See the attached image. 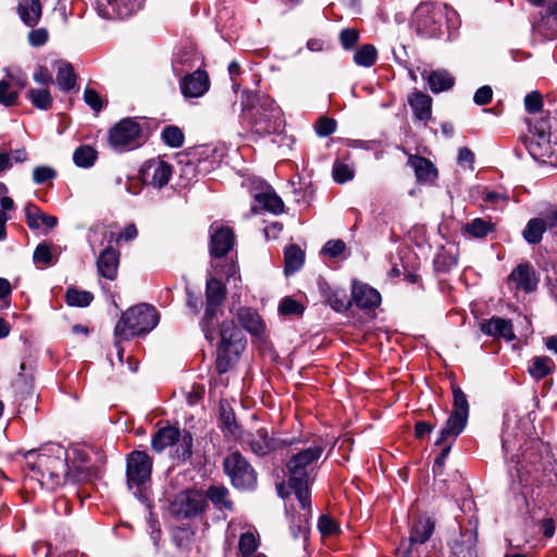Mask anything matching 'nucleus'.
Masks as SVG:
<instances>
[{
    "label": "nucleus",
    "instance_id": "1",
    "mask_svg": "<svg viewBox=\"0 0 557 557\" xmlns=\"http://www.w3.org/2000/svg\"><path fill=\"white\" fill-rule=\"evenodd\" d=\"M323 447L314 445L294 454L286 463L288 485L304 509L310 507L309 479Z\"/></svg>",
    "mask_w": 557,
    "mask_h": 557
},
{
    "label": "nucleus",
    "instance_id": "2",
    "mask_svg": "<svg viewBox=\"0 0 557 557\" xmlns=\"http://www.w3.org/2000/svg\"><path fill=\"white\" fill-rule=\"evenodd\" d=\"M42 453L27 454V466L41 485L48 490H55L61 486L67 474L65 451L61 447H52Z\"/></svg>",
    "mask_w": 557,
    "mask_h": 557
},
{
    "label": "nucleus",
    "instance_id": "3",
    "mask_svg": "<svg viewBox=\"0 0 557 557\" xmlns=\"http://www.w3.org/2000/svg\"><path fill=\"white\" fill-rule=\"evenodd\" d=\"M154 307L140 304L126 310L115 325L114 334L122 339H129L150 332L158 324Z\"/></svg>",
    "mask_w": 557,
    "mask_h": 557
},
{
    "label": "nucleus",
    "instance_id": "4",
    "mask_svg": "<svg viewBox=\"0 0 557 557\" xmlns=\"http://www.w3.org/2000/svg\"><path fill=\"white\" fill-rule=\"evenodd\" d=\"M453 410L440 432L435 445H442L448 441L449 437L456 440L459 434L465 430L469 417V403L466 394L459 386H453Z\"/></svg>",
    "mask_w": 557,
    "mask_h": 557
},
{
    "label": "nucleus",
    "instance_id": "5",
    "mask_svg": "<svg viewBox=\"0 0 557 557\" xmlns=\"http://www.w3.org/2000/svg\"><path fill=\"white\" fill-rule=\"evenodd\" d=\"M208 507L206 497L197 490L180 492L171 502L170 513L177 520L190 519L206 511Z\"/></svg>",
    "mask_w": 557,
    "mask_h": 557
},
{
    "label": "nucleus",
    "instance_id": "6",
    "mask_svg": "<svg viewBox=\"0 0 557 557\" xmlns=\"http://www.w3.org/2000/svg\"><path fill=\"white\" fill-rule=\"evenodd\" d=\"M257 113L259 119L255 122V134L268 136L278 134L283 127V113L275 101L269 97L258 99Z\"/></svg>",
    "mask_w": 557,
    "mask_h": 557
},
{
    "label": "nucleus",
    "instance_id": "7",
    "mask_svg": "<svg viewBox=\"0 0 557 557\" xmlns=\"http://www.w3.org/2000/svg\"><path fill=\"white\" fill-rule=\"evenodd\" d=\"M225 473L237 488H251L257 482V474L251 465L238 451L231 453L223 461Z\"/></svg>",
    "mask_w": 557,
    "mask_h": 557
},
{
    "label": "nucleus",
    "instance_id": "8",
    "mask_svg": "<svg viewBox=\"0 0 557 557\" xmlns=\"http://www.w3.org/2000/svg\"><path fill=\"white\" fill-rule=\"evenodd\" d=\"M152 124L146 117H125L109 132V139H137L152 136Z\"/></svg>",
    "mask_w": 557,
    "mask_h": 557
},
{
    "label": "nucleus",
    "instance_id": "9",
    "mask_svg": "<svg viewBox=\"0 0 557 557\" xmlns=\"http://www.w3.org/2000/svg\"><path fill=\"white\" fill-rule=\"evenodd\" d=\"M152 459L141 450L132 451L126 459V476L129 488L140 486L150 480Z\"/></svg>",
    "mask_w": 557,
    "mask_h": 557
},
{
    "label": "nucleus",
    "instance_id": "10",
    "mask_svg": "<svg viewBox=\"0 0 557 557\" xmlns=\"http://www.w3.org/2000/svg\"><path fill=\"white\" fill-rule=\"evenodd\" d=\"M441 11L431 3H421L413 13V24L419 34L434 37L440 32Z\"/></svg>",
    "mask_w": 557,
    "mask_h": 557
},
{
    "label": "nucleus",
    "instance_id": "11",
    "mask_svg": "<svg viewBox=\"0 0 557 557\" xmlns=\"http://www.w3.org/2000/svg\"><path fill=\"white\" fill-rule=\"evenodd\" d=\"M34 373L35 366L32 362L22 361L17 377L13 382L15 395L21 401H27L26 408H32L36 399Z\"/></svg>",
    "mask_w": 557,
    "mask_h": 557
},
{
    "label": "nucleus",
    "instance_id": "12",
    "mask_svg": "<svg viewBox=\"0 0 557 557\" xmlns=\"http://www.w3.org/2000/svg\"><path fill=\"white\" fill-rule=\"evenodd\" d=\"M140 7L139 0H96L98 13L104 18H125Z\"/></svg>",
    "mask_w": 557,
    "mask_h": 557
},
{
    "label": "nucleus",
    "instance_id": "13",
    "mask_svg": "<svg viewBox=\"0 0 557 557\" xmlns=\"http://www.w3.org/2000/svg\"><path fill=\"white\" fill-rule=\"evenodd\" d=\"M140 175L145 184L162 188L170 181L172 168L162 160L153 159L145 163L140 171Z\"/></svg>",
    "mask_w": 557,
    "mask_h": 557
},
{
    "label": "nucleus",
    "instance_id": "14",
    "mask_svg": "<svg viewBox=\"0 0 557 557\" xmlns=\"http://www.w3.org/2000/svg\"><path fill=\"white\" fill-rule=\"evenodd\" d=\"M209 252L212 258H222L234 247L235 235L232 228L221 226L211 227Z\"/></svg>",
    "mask_w": 557,
    "mask_h": 557
},
{
    "label": "nucleus",
    "instance_id": "15",
    "mask_svg": "<svg viewBox=\"0 0 557 557\" xmlns=\"http://www.w3.org/2000/svg\"><path fill=\"white\" fill-rule=\"evenodd\" d=\"M433 531L434 522L430 518H419L412 523L408 547H399L396 554L403 556V552H407V557H413L412 545L425 543L431 537Z\"/></svg>",
    "mask_w": 557,
    "mask_h": 557
},
{
    "label": "nucleus",
    "instance_id": "16",
    "mask_svg": "<svg viewBox=\"0 0 557 557\" xmlns=\"http://www.w3.org/2000/svg\"><path fill=\"white\" fill-rule=\"evenodd\" d=\"M508 281L515 284L516 289L525 293L534 292L539 283L535 269L528 262L518 264L509 274Z\"/></svg>",
    "mask_w": 557,
    "mask_h": 557
},
{
    "label": "nucleus",
    "instance_id": "17",
    "mask_svg": "<svg viewBox=\"0 0 557 557\" xmlns=\"http://www.w3.org/2000/svg\"><path fill=\"white\" fill-rule=\"evenodd\" d=\"M522 144L534 160L557 166V141H522Z\"/></svg>",
    "mask_w": 557,
    "mask_h": 557
},
{
    "label": "nucleus",
    "instance_id": "18",
    "mask_svg": "<svg viewBox=\"0 0 557 557\" xmlns=\"http://www.w3.org/2000/svg\"><path fill=\"white\" fill-rule=\"evenodd\" d=\"M361 309L376 308L381 304V295L373 287L355 281L351 288V304Z\"/></svg>",
    "mask_w": 557,
    "mask_h": 557
},
{
    "label": "nucleus",
    "instance_id": "19",
    "mask_svg": "<svg viewBox=\"0 0 557 557\" xmlns=\"http://www.w3.org/2000/svg\"><path fill=\"white\" fill-rule=\"evenodd\" d=\"M480 329L485 335L503 337L508 342L516 337L511 321L500 317H493L488 320H484L481 323Z\"/></svg>",
    "mask_w": 557,
    "mask_h": 557
},
{
    "label": "nucleus",
    "instance_id": "20",
    "mask_svg": "<svg viewBox=\"0 0 557 557\" xmlns=\"http://www.w3.org/2000/svg\"><path fill=\"white\" fill-rule=\"evenodd\" d=\"M182 92L185 97L197 98L202 96L209 88V78L206 72L196 71L185 76L182 82Z\"/></svg>",
    "mask_w": 557,
    "mask_h": 557
},
{
    "label": "nucleus",
    "instance_id": "21",
    "mask_svg": "<svg viewBox=\"0 0 557 557\" xmlns=\"http://www.w3.org/2000/svg\"><path fill=\"white\" fill-rule=\"evenodd\" d=\"M408 165L413 171L418 183H433L438 175V172L434 164L426 158L417 154H409Z\"/></svg>",
    "mask_w": 557,
    "mask_h": 557
},
{
    "label": "nucleus",
    "instance_id": "22",
    "mask_svg": "<svg viewBox=\"0 0 557 557\" xmlns=\"http://www.w3.org/2000/svg\"><path fill=\"white\" fill-rule=\"evenodd\" d=\"M119 263L120 252L112 247H108L98 257V273L104 278L113 281L117 275Z\"/></svg>",
    "mask_w": 557,
    "mask_h": 557
},
{
    "label": "nucleus",
    "instance_id": "23",
    "mask_svg": "<svg viewBox=\"0 0 557 557\" xmlns=\"http://www.w3.org/2000/svg\"><path fill=\"white\" fill-rule=\"evenodd\" d=\"M25 216L28 227L33 231L39 230L41 225H45L47 227L45 234L58 224L57 216L45 213L34 203L26 205Z\"/></svg>",
    "mask_w": 557,
    "mask_h": 557
},
{
    "label": "nucleus",
    "instance_id": "24",
    "mask_svg": "<svg viewBox=\"0 0 557 557\" xmlns=\"http://www.w3.org/2000/svg\"><path fill=\"white\" fill-rule=\"evenodd\" d=\"M247 443L257 456H265L276 448V441L269 436L265 429L249 433Z\"/></svg>",
    "mask_w": 557,
    "mask_h": 557
},
{
    "label": "nucleus",
    "instance_id": "25",
    "mask_svg": "<svg viewBox=\"0 0 557 557\" xmlns=\"http://www.w3.org/2000/svg\"><path fill=\"white\" fill-rule=\"evenodd\" d=\"M220 337V345L234 348L235 356H238L245 347L240 338V331L237 329L234 321H224L221 324Z\"/></svg>",
    "mask_w": 557,
    "mask_h": 557
},
{
    "label": "nucleus",
    "instance_id": "26",
    "mask_svg": "<svg viewBox=\"0 0 557 557\" xmlns=\"http://www.w3.org/2000/svg\"><path fill=\"white\" fill-rule=\"evenodd\" d=\"M422 77L428 82L431 91L434 94L446 91L455 84L454 77L446 70L423 71Z\"/></svg>",
    "mask_w": 557,
    "mask_h": 557
},
{
    "label": "nucleus",
    "instance_id": "27",
    "mask_svg": "<svg viewBox=\"0 0 557 557\" xmlns=\"http://www.w3.org/2000/svg\"><path fill=\"white\" fill-rule=\"evenodd\" d=\"M237 320L243 329L253 336H261L264 331V324L256 310L244 307L237 312Z\"/></svg>",
    "mask_w": 557,
    "mask_h": 557
},
{
    "label": "nucleus",
    "instance_id": "28",
    "mask_svg": "<svg viewBox=\"0 0 557 557\" xmlns=\"http://www.w3.org/2000/svg\"><path fill=\"white\" fill-rule=\"evenodd\" d=\"M529 132L539 139H557V119L540 117L530 120Z\"/></svg>",
    "mask_w": 557,
    "mask_h": 557
},
{
    "label": "nucleus",
    "instance_id": "29",
    "mask_svg": "<svg viewBox=\"0 0 557 557\" xmlns=\"http://www.w3.org/2000/svg\"><path fill=\"white\" fill-rule=\"evenodd\" d=\"M181 431L175 426H165L158 430L151 440V447L156 453L163 451L166 447L180 441Z\"/></svg>",
    "mask_w": 557,
    "mask_h": 557
},
{
    "label": "nucleus",
    "instance_id": "30",
    "mask_svg": "<svg viewBox=\"0 0 557 557\" xmlns=\"http://www.w3.org/2000/svg\"><path fill=\"white\" fill-rule=\"evenodd\" d=\"M408 101L417 119L426 121L431 117L432 98L430 96L419 90H414L409 96Z\"/></svg>",
    "mask_w": 557,
    "mask_h": 557
},
{
    "label": "nucleus",
    "instance_id": "31",
    "mask_svg": "<svg viewBox=\"0 0 557 557\" xmlns=\"http://www.w3.org/2000/svg\"><path fill=\"white\" fill-rule=\"evenodd\" d=\"M206 500H210L219 510L232 511L234 504L230 498L228 490L223 485H211L206 491Z\"/></svg>",
    "mask_w": 557,
    "mask_h": 557
},
{
    "label": "nucleus",
    "instance_id": "32",
    "mask_svg": "<svg viewBox=\"0 0 557 557\" xmlns=\"http://www.w3.org/2000/svg\"><path fill=\"white\" fill-rule=\"evenodd\" d=\"M17 13L27 26H35L41 17L39 0H22L17 5Z\"/></svg>",
    "mask_w": 557,
    "mask_h": 557
},
{
    "label": "nucleus",
    "instance_id": "33",
    "mask_svg": "<svg viewBox=\"0 0 557 557\" xmlns=\"http://www.w3.org/2000/svg\"><path fill=\"white\" fill-rule=\"evenodd\" d=\"M285 268L284 272L286 275H290L301 269L305 262V252L297 245H288L284 251Z\"/></svg>",
    "mask_w": 557,
    "mask_h": 557
},
{
    "label": "nucleus",
    "instance_id": "34",
    "mask_svg": "<svg viewBox=\"0 0 557 557\" xmlns=\"http://www.w3.org/2000/svg\"><path fill=\"white\" fill-rule=\"evenodd\" d=\"M321 289L326 299V302L338 312L347 310L351 306V298L348 297L344 289L331 290V288L324 284L321 285Z\"/></svg>",
    "mask_w": 557,
    "mask_h": 557
},
{
    "label": "nucleus",
    "instance_id": "35",
    "mask_svg": "<svg viewBox=\"0 0 557 557\" xmlns=\"http://www.w3.org/2000/svg\"><path fill=\"white\" fill-rule=\"evenodd\" d=\"M219 409H220L219 419H220V423H221L222 430L226 434H228V435H231L233 437H237L239 435V426L236 423V418H235L234 410L224 400L220 401V408Z\"/></svg>",
    "mask_w": 557,
    "mask_h": 557
},
{
    "label": "nucleus",
    "instance_id": "36",
    "mask_svg": "<svg viewBox=\"0 0 557 557\" xmlns=\"http://www.w3.org/2000/svg\"><path fill=\"white\" fill-rule=\"evenodd\" d=\"M495 230V223L482 218H475L463 226V232L473 238H484Z\"/></svg>",
    "mask_w": 557,
    "mask_h": 557
},
{
    "label": "nucleus",
    "instance_id": "37",
    "mask_svg": "<svg viewBox=\"0 0 557 557\" xmlns=\"http://www.w3.org/2000/svg\"><path fill=\"white\" fill-rule=\"evenodd\" d=\"M555 370L554 361L547 356H537L531 360L529 373L535 380H542Z\"/></svg>",
    "mask_w": 557,
    "mask_h": 557
},
{
    "label": "nucleus",
    "instance_id": "38",
    "mask_svg": "<svg viewBox=\"0 0 557 557\" xmlns=\"http://www.w3.org/2000/svg\"><path fill=\"white\" fill-rule=\"evenodd\" d=\"M255 200L258 202L265 211H269L273 214H280L284 212V202L278 195L274 191H264L255 195Z\"/></svg>",
    "mask_w": 557,
    "mask_h": 557
},
{
    "label": "nucleus",
    "instance_id": "39",
    "mask_svg": "<svg viewBox=\"0 0 557 557\" xmlns=\"http://www.w3.org/2000/svg\"><path fill=\"white\" fill-rule=\"evenodd\" d=\"M58 73H57V84L60 89L64 91H69L74 88L76 84V75L72 65L67 62L59 61L57 62Z\"/></svg>",
    "mask_w": 557,
    "mask_h": 557
},
{
    "label": "nucleus",
    "instance_id": "40",
    "mask_svg": "<svg viewBox=\"0 0 557 557\" xmlns=\"http://www.w3.org/2000/svg\"><path fill=\"white\" fill-rule=\"evenodd\" d=\"M98 158L97 150L91 145H82L74 150L73 161L76 166L91 168Z\"/></svg>",
    "mask_w": 557,
    "mask_h": 557
},
{
    "label": "nucleus",
    "instance_id": "41",
    "mask_svg": "<svg viewBox=\"0 0 557 557\" xmlns=\"http://www.w3.org/2000/svg\"><path fill=\"white\" fill-rule=\"evenodd\" d=\"M546 228L542 219L533 218L528 221L524 230L522 231V237L528 244L536 245L542 240Z\"/></svg>",
    "mask_w": 557,
    "mask_h": 557
},
{
    "label": "nucleus",
    "instance_id": "42",
    "mask_svg": "<svg viewBox=\"0 0 557 557\" xmlns=\"http://www.w3.org/2000/svg\"><path fill=\"white\" fill-rule=\"evenodd\" d=\"M225 295L226 288L220 280L211 277L207 281L206 302L222 305L225 299Z\"/></svg>",
    "mask_w": 557,
    "mask_h": 557
},
{
    "label": "nucleus",
    "instance_id": "43",
    "mask_svg": "<svg viewBox=\"0 0 557 557\" xmlns=\"http://www.w3.org/2000/svg\"><path fill=\"white\" fill-rule=\"evenodd\" d=\"M237 357L234 355V348L219 345L215 360L216 371L220 374L226 373Z\"/></svg>",
    "mask_w": 557,
    "mask_h": 557
},
{
    "label": "nucleus",
    "instance_id": "44",
    "mask_svg": "<svg viewBox=\"0 0 557 557\" xmlns=\"http://www.w3.org/2000/svg\"><path fill=\"white\" fill-rule=\"evenodd\" d=\"M94 299V295L87 290H78L71 287L65 293V301L71 307H87Z\"/></svg>",
    "mask_w": 557,
    "mask_h": 557
},
{
    "label": "nucleus",
    "instance_id": "45",
    "mask_svg": "<svg viewBox=\"0 0 557 557\" xmlns=\"http://www.w3.org/2000/svg\"><path fill=\"white\" fill-rule=\"evenodd\" d=\"M377 58L376 49L372 45H364L360 47L354 55V61L364 67L372 66Z\"/></svg>",
    "mask_w": 557,
    "mask_h": 557
},
{
    "label": "nucleus",
    "instance_id": "46",
    "mask_svg": "<svg viewBox=\"0 0 557 557\" xmlns=\"http://www.w3.org/2000/svg\"><path fill=\"white\" fill-rule=\"evenodd\" d=\"M28 99L33 103L34 107L40 110H47L51 107L52 98L48 89H30L28 91Z\"/></svg>",
    "mask_w": 557,
    "mask_h": 557
},
{
    "label": "nucleus",
    "instance_id": "47",
    "mask_svg": "<svg viewBox=\"0 0 557 557\" xmlns=\"http://www.w3.org/2000/svg\"><path fill=\"white\" fill-rule=\"evenodd\" d=\"M259 543L252 532H245L240 535L238 550L243 557L251 556L258 549Z\"/></svg>",
    "mask_w": 557,
    "mask_h": 557
},
{
    "label": "nucleus",
    "instance_id": "48",
    "mask_svg": "<svg viewBox=\"0 0 557 557\" xmlns=\"http://www.w3.org/2000/svg\"><path fill=\"white\" fill-rule=\"evenodd\" d=\"M18 94L8 81H0V103L10 107L17 100Z\"/></svg>",
    "mask_w": 557,
    "mask_h": 557
},
{
    "label": "nucleus",
    "instance_id": "49",
    "mask_svg": "<svg viewBox=\"0 0 557 557\" xmlns=\"http://www.w3.org/2000/svg\"><path fill=\"white\" fill-rule=\"evenodd\" d=\"M178 447L176 448V454L180 459L186 460L193 454V435L190 432L185 431L183 434L181 433Z\"/></svg>",
    "mask_w": 557,
    "mask_h": 557
},
{
    "label": "nucleus",
    "instance_id": "50",
    "mask_svg": "<svg viewBox=\"0 0 557 557\" xmlns=\"http://www.w3.org/2000/svg\"><path fill=\"white\" fill-rule=\"evenodd\" d=\"M337 123L334 119L321 116L315 122V133L320 137H327L336 131Z\"/></svg>",
    "mask_w": 557,
    "mask_h": 557
},
{
    "label": "nucleus",
    "instance_id": "51",
    "mask_svg": "<svg viewBox=\"0 0 557 557\" xmlns=\"http://www.w3.org/2000/svg\"><path fill=\"white\" fill-rule=\"evenodd\" d=\"M278 312L283 315L302 314L304 307L292 297H284L280 302Z\"/></svg>",
    "mask_w": 557,
    "mask_h": 557
},
{
    "label": "nucleus",
    "instance_id": "52",
    "mask_svg": "<svg viewBox=\"0 0 557 557\" xmlns=\"http://www.w3.org/2000/svg\"><path fill=\"white\" fill-rule=\"evenodd\" d=\"M57 176V171L48 165L36 166L33 171V181L35 184H45Z\"/></svg>",
    "mask_w": 557,
    "mask_h": 557
},
{
    "label": "nucleus",
    "instance_id": "53",
    "mask_svg": "<svg viewBox=\"0 0 557 557\" xmlns=\"http://www.w3.org/2000/svg\"><path fill=\"white\" fill-rule=\"evenodd\" d=\"M36 263L51 264L53 261L51 245L47 243L39 244L33 255Z\"/></svg>",
    "mask_w": 557,
    "mask_h": 557
},
{
    "label": "nucleus",
    "instance_id": "54",
    "mask_svg": "<svg viewBox=\"0 0 557 557\" xmlns=\"http://www.w3.org/2000/svg\"><path fill=\"white\" fill-rule=\"evenodd\" d=\"M214 149H211L209 145H199L189 149L187 156L189 157L188 162H201L209 158V153L213 152Z\"/></svg>",
    "mask_w": 557,
    "mask_h": 557
},
{
    "label": "nucleus",
    "instance_id": "55",
    "mask_svg": "<svg viewBox=\"0 0 557 557\" xmlns=\"http://www.w3.org/2000/svg\"><path fill=\"white\" fill-rule=\"evenodd\" d=\"M352 176H354V172L348 165L343 164L341 162L334 163L333 177H334L335 182L343 184V183L351 180Z\"/></svg>",
    "mask_w": 557,
    "mask_h": 557
},
{
    "label": "nucleus",
    "instance_id": "56",
    "mask_svg": "<svg viewBox=\"0 0 557 557\" xmlns=\"http://www.w3.org/2000/svg\"><path fill=\"white\" fill-rule=\"evenodd\" d=\"M524 107L529 113H536L543 107L542 95L537 91L528 94L524 98Z\"/></svg>",
    "mask_w": 557,
    "mask_h": 557
},
{
    "label": "nucleus",
    "instance_id": "57",
    "mask_svg": "<svg viewBox=\"0 0 557 557\" xmlns=\"http://www.w3.org/2000/svg\"><path fill=\"white\" fill-rule=\"evenodd\" d=\"M346 248L345 243L342 239L329 240L322 248V253L331 258L338 257L344 252Z\"/></svg>",
    "mask_w": 557,
    "mask_h": 557
},
{
    "label": "nucleus",
    "instance_id": "58",
    "mask_svg": "<svg viewBox=\"0 0 557 557\" xmlns=\"http://www.w3.org/2000/svg\"><path fill=\"white\" fill-rule=\"evenodd\" d=\"M454 442H455V440H453V437H449L447 442H445L444 444L441 445L442 450H441L440 455L434 460V466H433L434 473H436V472L440 473L441 470L443 469L445 460L450 453L451 445Z\"/></svg>",
    "mask_w": 557,
    "mask_h": 557
},
{
    "label": "nucleus",
    "instance_id": "59",
    "mask_svg": "<svg viewBox=\"0 0 557 557\" xmlns=\"http://www.w3.org/2000/svg\"><path fill=\"white\" fill-rule=\"evenodd\" d=\"M85 102L95 111L99 112L102 109L103 102L99 94L90 88H86L84 91Z\"/></svg>",
    "mask_w": 557,
    "mask_h": 557
},
{
    "label": "nucleus",
    "instance_id": "60",
    "mask_svg": "<svg viewBox=\"0 0 557 557\" xmlns=\"http://www.w3.org/2000/svg\"><path fill=\"white\" fill-rule=\"evenodd\" d=\"M492 97H493L492 88L490 86L485 85V86L480 87L475 91V94L473 96V101L478 106H484V104H487L491 102Z\"/></svg>",
    "mask_w": 557,
    "mask_h": 557
},
{
    "label": "nucleus",
    "instance_id": "61",
    "mask_svg": "<svg viewBox=\"0 0 557 557\" xmlns=\"http://www.w3.org/2000/svg\"><path fill=\"white\" fill-rule=\"evenodd\" d=\"M319 530L323 535H332L337 532V524L327 516H321L318 523Z\"/></svg>",
    "mask_w": 557,
    "mask_h": 557
},
{
    "label": "nucleus",
    "instance_id": "62",
    "mask_svg": "<svg viewBox=\"0 0 557 557\" xmlns=\"http://www.w3.org/2000/svg\"><path fill=\"white\" fill-rule=\"evenodd\" d=\"M28 40L33 47L44 46L48 40V32L45 28L33 29L28 34Z\"/></svg>",
    "mask_w": 557,
    "mask_h": 557
},
{
    "label": "nucleus",
    "instance_id": "63",
    "mask_svg": "<svg viewBox=\"0 0 557 557\" xmlns=\"http://www.w3.org/2000/svg\"><path fill=\"white\" fill-rule=\"evenodd\" d=\"M339 38L342 46L350 49L358 41L359 35L355 29L347 28L342 30Z\"/></svg>",
    "mask_w": 557,
    "mask_h": 557
},
{
    "label": "nucleus",
    "instance_id": "64",
    "mask_svg": "<svg viewBox=\"0 0 557 557\" xmlns=\"http://www.w3.org/2000/svg\"><path fill=\"white\" fill-rule=\"evenodd\" d=\"M33 79L40 85L48 86L53 83V78L51 73L47 67L38 66L35 73L33 74Z\"/></svg>",
    "mask_w": 557,
    "mask_h": 557
}]
</instances>
